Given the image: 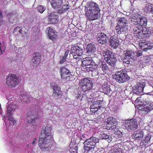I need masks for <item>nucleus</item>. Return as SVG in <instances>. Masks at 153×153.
I'll return each mask as SVG.
<instances>
[{"label": "nucleus", "mask_w": 153, "mask_h": 153, "mask_svg": "<svg viewBox=\"0 0 153 153\" xmlns=\"http://www.w3.org/2000/svg\"><path fill=\"white\" fill-rule=\"evenodd\" d=\"M85 11L86 18L90 21H93L100 18V10L99 6L93 1L87 3Z\"/></svg>", "instance_id": "obj_1"}, {"label": "nucleus", "mask_w": 153, "mask_h": 153, "mask_svg": "<svg viewBox=\"0 0 153 153\" xmlns=\"http://www.w3.org/2000/svg\"><path fill=\"white\" fill-rule=\"evenodd\" d=\"M51 128L48 125L43 128L41 131V134L39 136V145L41 149H46L50 145L49 144L52 139V136L51 134Z\"/></svg>", "instance_id": "obj_2"}, {"label": "nucleus", "mask_w": 153, "mask_h": 153, "mask_svg": "<svg viewBox=\"0 0 153 153\" xmlns=\"http://www.w3.org/2000/svg\"><path fill=\"white\" fill-rule=\"evenodd\" d=\"M117 121L116 119L112 117H108L106 122V129H111L113 131L114 137L116 138L121 137V134L117 126Z\"/></svg>", "instance_id": "obj_3"}, {"label": "nucleus", "mask_w": 153, "mask_h": 153, "mask_svg": "<svg viewBox=\"0 0 153 153\" xmlns=\"http://www.w3.org/2000/svg\"><path fill=\"white\" fill-rule=\"evenodd\" d=\"M99 139L97 138L91 137L90 138L85 140L84 142L83 147L84 153H92L97 143H98Z\"/></svg>", "instance_id": "obj_4"}, {"label": "nucleus", "mask_w": 153, "mask_h": 153, "mask_svg": "<svg viewBox=\"0 0 153 153\" xmlns=\"http://www.w3.org/2000/svg\"><path fill=\"white\" fill-rule=\"evenodd\" d=\"M102 53L104 59L108 64L112 66L115 65L117 59L112 52L107 50L103 51Z\"/></svg>", "instance_id": "obj_5"}, {"label": "nucleus", "mask_w": 153, "mask_h": 153, "mask_svg": "<svg viewBox=\"0 0 153 153\" xmlns=\"http://www.w3.org/2000/svg\"><path fill=\"white\" fill-rule=\"evenodd\" d=\"M79 85L82 90L84 91H89L92 89V82L87 78L82 79L79 82Z\"/></svg>", "instance_id": "obj_6"}, {"label": "nucleus", "mask_w": 153, "mask_h": 153, "mask_svg": "<svg viewBox=\"0 0 153 153\" xmlns=\"http://www.w3.org/2000/svg\"><path fill=\"white\" fill-rule=\"evenodd\" d=\"M95 66V63L92 60L91 57H87L83 58L82 60V65L87 71H91V69Z\"/></svg>", "instance_id": "obj_7"}, {"label": "nucleus", "mask_w": 153, "mask_h": 153, "mask_svg": "<svg viewBox=\"0 0 153 153\" xmlns=\"http://www.w3.org/2000/svg\"><path fill=\"white\" fill-rule=\"evenodd\" d=\"M19 82V78L16 75L10 74L6 79V83L9 87L13 88L18 85Z\"/></svg>", "instance_id": "obj_8"}, {"label": "nucleus", "mask_w": 153, "mask_h": 153, "mask_svg": "<svg viewBox=\"0 0 153 153\" xmlns=\"http://www.w3.org/2000/svg\"><path fill=\"white\" fill-rule=\"evenodd\" d=\"M138 127L137 123L135 120L131 119L125 120V127L128 131L131 130H135Z\"/></svg>", "instance_id": "obj_9"}, {"label": "nucleus", "mask_w": 153, "mask_h": 153, "mask_svg": "<svg viewBox=\"0 0 153 153\" xmlns=\"http://www.w3.org/2000/svg\"><path fill=\"white\" fill-rule=\"evenodd\" d=\"M82 50L78 45L72 47L71 50L70 54L72 55L74 59H79V57L81 56L83 54Z\"/></svg>", "instance_id": "obj_10"}, {"label": "nucleus", "mask_w": 153, "mask_h": 153, "mask_svg": "<svg viewBox=\"0 0 153 153\" xmlns=\"http://www.w3.org/2000/svg\"><path fill=\"white\" fill-rule=\"evenodd\" d=\"M97 68V74L98 75H104L106 73L109 68L108 66L105 62H100Z\"/></svg>", "instance_id": "obj_11"}, {"label": "nucleus", "mask_w": 153, "mask_h": 153, "mask_svg": "<svg viewBox=\"0 0 153 153\" xmlns=\"http://www.w3.org/2000/svg\"><path fill=\"white\" fill-rule=\"evenodd\" d=\"M53 90V95L56 98H60L62 95V92L59 86L56 83H54L51 86Z\"/></svg>", "instance_id": "obj_12"}, {"label": "nucleus", "mask_w": 153, "mask_h": 153, "mask_svg": "<svg viewBox=\"0 0 153 153\" xmlns=\"http://www.w3.org/2000/svg\"><path fill=\"white\" fill-rule=\"evenodd\" d=\"M46 33L48 34L50 39L52 41L56 40L57 35L56 33V31L54 28L50 27H48L46 29Z\"/></svg>", "instance_id": "obj_13"}, {"label": "nucleus", "mask_w": 153, "mask_h": 153, "mask_svg": "<svg viewBox=\"0 0 153 153\" xmlns=\"http://www.w3.org/2000/svg\"><path fill=\"white\" fill-rule=\"evenodd\" d=\"M124 71L123 70L117 72L114 75H113V78L119 83L124 82Z\"/></svg>", "instance_id": "obj_14"}, {"label": "nucleus", "mask_w": 153, "mask_h": 153, "mask_svg": "<svg viewBox=\"0 0 153 153\" xmlns=\"http://www.w3.org/2000/svg\"><path fill=\"white\" fill-rule=\"evenodd\" d=\"M133 30L134 36L136 37L139 39H141L144 37V35L146 34L143 33V28L141 27H140L138 26L135 27L133 29Z\"/></svg>", "instance_id": "obj_15"}, {"label": "nucleus", "mask_w": 153, "mask_h": 153, "mask_svg": "<svg viewBox=\"0 0 153 153\" xmlns=\"http://www.w3.org/2000/svg\"><path fill=\"white\" fill-rule=\"evenodd\" d=\"M123 19H124V18H120L118 20L117 23L118 26L115 28L117 33L119 34L123 33L124 31V22H123Z\"/></svg>", "instance_id": "obj_16"}, {"label": "nucleus", "mask_w": 153, "mask_h": 153, "mask_svg": "<svg viewBox=\"0 0 153 153\" xmlns=\"http://www.w3.org/2000/svg\"><path fill=\"white\" fill-rule=\"evenodd\" d=\"M107 36L104 33L101 32L98 33L96 38L98 42L101 45L105 44L107 42Z\"/></svg>", "instance_id": "obj_17"}, {"label": "nucleus", "mask_w": 153, "mask_h": 153, "mask_svg": "<svg viewBox=\"0 0 153 153\" xmlns=\"http://www.w3.org/2000/svg\"><path fill=\"white\" fill-rule=\"evenodd\" d=\"M141 110L144 114H147L153 109V103L149 102L141 106Z\"/></svg>", "instance_id": "obj_18"}, {"label": "nucleus", "mask_w": 153, "mask_h": 153, "mask_svg": "<svg viewBox=\"0 0 153 153\" xmlns=\"http://www.w3.org/2000/svg\"><path fill=\"white\" fill-rule=\"evenodd\" d=\"M41 61V54L39 53H36L35 56H34L31 59L30 64L33 67L38 65L40 63Z\"/></svg>", "instance_id": "obj_19"}, {"label": "nucleus", "mask_w": 153, "mask_h": 153, "mask_svg": "<svg viewBox=\"0 0 153 153\" xmlns=\"http://www.w3.org/2000/svg\"><path fill=\"white\" fill-rule=\"evenodd\" d=\"M144 87V85L142 82H139L133 88V92L138 94L143 92Z\"/></svg>", "instance_id": "obj_20"}, {"label": "nucleus", "mask_w": 153, "mask_h": 153, "mask_svg": "<svg viewBox=\"0 0 153 153\" xmlns=\"http://www.w3.org/2000/svg\"><path fill=\"white\" fill-rule=\"evenodd\" d=\"M110 45L115 49L117 48L119 45V42L118 38L114 35L111 36L109 40Z\"/></svg>", "instance_id": "obj_21"}, {"label": "nucleus", "mask_w": 153, "mask_h": 153, "mask_svg": "<svg viewBox=\"0 0 153 153\" xmlns=\"http://www.w3.org/2000/svg\"><path fill=\"white\" fill-rule=\"evenodd\" d=\"M60 75L62 79H67L69 78L68 75L71 74L69 70L64 67H61L60 69Z\"/></svg>", "instance_id": "obj_22"}, {"label": "nucleus", "mask_w": 153, "mask_h": 153, "mask_svg": "<svg viewBox=\"0 0 153 153\" xmlns=\"http://www.w3.org/2000/svg\"><path fill=\"white\" fill-rule=\"evenodd\" d=\"M86 53L89 56L93 55L96 51V48L95 45L93 43L88 44L86 48Z\"/></svg>", "instance_id": "obj_23"}, {"label": "nucleus", "mask_w": 153, "mask_h": 153, "mask_svg": "<svg viewBox=\"0 0 153 153\" xmlns=\"http://www.w3.org/2000/svg\"><path fill=\"white\" fill-rule=\"evenodd\" d=\"M18 15V13H14L12 12H9L7 14V16L9 18V21L13 24L16 22L17 21L16 19L17 18Z\"/></svg>", "instance_id": "obj_24"}, {"label": "nucleus", "mask_w": 153, "mask_h": 153, "mask_svg": "<svg viewBox=\"0 0 153 153\" xmlns=\"http://www.w3.org/2000/svg\"><path fill=\"white\" fill-rule=\"evenodd\" d=\"M133 138L135 140H140L144 136V133L143 131L138 130L135 131L133 134Z\"/></svg>", "instance_id": "obj_25"}, {"label": "nucleus", "mask_w": 153, "mask_h": 153, "mask_svg": "<svg viewBox=\"0 0 153 153\" xmlns=\"http://www.w3.org/2000/svg\"><path fill=\"white\" fill-rule=\"evenodd\" d=\"M52 7L55 9L60 8L63 4L62 0H52L51 2Z\"/></svg>", "instance_id": "obj_26"}, {"label": "nucleus", "mask_w": 153, "mask_h": 153, "mask_svg": "<svg viewBox=\"0 0 153 153\" xmlns=\"http://www.w3.org/2000/svg\"><path fill=\"white\" fill-rule=\"evenodd\" d=\"M100 89L102 92L106 94L110 93L112 91L110 85H103L100 87Z\"/></svg>", "instance_id": "obj_27"}, {"label": "nucleus", "mask_w": 153, "mask_h": 153, "mask_svg": "<svg viewBox=\"0 0 153 153\" xmlns=\"http://www.w3.org/2000/svg\"><path fill=\"white\" fill-rule=\"evenodd\" d=\"M121 144H120L117 149V147H114L111 150V153H122L123 152V145Z\"/></svg>", "instance_id": "obj_28"}, {"label": "nucleus", "mask_w": 153, "mask_h": 153, "mask_svg": "<svg viewBox=\"0 0 153 153\" xmlns=\"http://www.w3.org/2000/svg\"><path fill=\"white\" fill-rule=\"evenodd\" d=\"M141 16L138 14H134L133 16L130 21L134 24L136 25H138L139 20Z\"/></svg>", "instance_id": "obj_29"}, {"label": "nucleus", "mask_w": 153, "mask_h": 153, "mask_svg": "<svg viewBox=\"0 0 153 153\" xmlns=\"http://www.w3.org/2000/svg\"><path fill=\"white\" fill-rule=\"evenodd\" d=\"M102 102V101L100 100L94 102L92 105L90 106L91 111H92V109H96L97 108H98L99 109H100L101 106L100 105V102Z\"/></svg>", "instance_id": "obj_30"}, {"label": "nucleus", "mask_w": 153, "mask_h": 153, "mask_svg": "<svg viewBox=\"0 0 153 153\" xmlns=\"http://www.w3.org/2000/svg\"><path fill=\"white\" fill-rule=\"evenodd\" d=\"M50 21L51 23H56L58 22V16L53 13H51L49 16Z\"/></svg>", "instance_id": "obj_31"}, {"label": "nucleus", "mask_w": 153, "mask_h": 153, "mask_svg": "<svg viewBox=\"0 0 153 153\" xmlns=\"http://www.w3.org/2000/svg\"><path fill=\"white\" fill-rule=\"evenodd\" d=\"M8 105H7V114H11L12 112L14 111L16 108L17 105L16 104H10V105L8 106Z\"/></svg>", "instance_id": "obj_32"}, {"label": "nucleus", "mask_w": 153, "mask_h": 153, "mask_svg": "<svg viewBox=\"0 0 153 153\" xmlns=\"http://www.w3.org/2000/svg\"><path fill=\"white\" fill-rule=\"evenodd\" d=\"M100 138L101 139H105L108 142H110L111 140V136L108 135L104 132H102L100 134Z\"/></svg>", "instance_id": "obj_33"}, {"label": "nucleus", "mask_w": 153, "mask_h": 153, "mask_svg": "<svg viewBox=\"0 0 153 153\" xmlns=\"http://www.w3.org/2000/svg\"><path fill=\"white\" fill-rule=\"evenodd\" d=\"M147 19L145 18L140 17L138 26L140 27H143V26L144 27L147 25Z\"/></svg>", "instance_id": "obj_34"}, {"label": "nucleus", "mask_w": 153, "mask_h": 153, "mask_svg": "<svg viewBox=\"0 0 153 153\" xmlns=\"http://www.w3.org/2000/svg\"><path fill=\"white\" fill-rule=\"evenodd\" d=\"M150 43L148 41H146L145 40H143L142 42L139 43V45L141 49L144 51H146V48H144V46L147 45L149 44Z\"/></svg>", "instance_id": "obj_35"}, {"label": "nucleus", "mask_w": 153, "mask_h": 153, "mask_svg": "<svg viewBox=\"0 0 153 153\" xmlns=\"http://www.w3.org/2000/svg\"><path fill=\"white\" fill-rule=\"evenodd\" d=\"M125 53V59H128L129 60L131 58V56L133 54V52L131 50H127Z\"/></svg>", "instance_id": "obj_36"}, {"label": "nucleus", "mask_w": 153, "mask_h": 153, "mask_svg": "<svg viewBox=\"0 0 153 153\" xmlns=\"http://www.w3.org/2000/svg\"><path fill=\"white\" fill-rule=\"evenodd\" d=\"M35 112L33 110L32 111L31 110H29L27 111L26 112V118L28 119V118L33 117L34 115Z\"/></svg>", "instance_id": "obj_37"}, {"label": "nucleus", "mask_w": 153, "mask_h": 153, "mask_svg": "<svg viewBox=\"0 0 153 153\" xmlns=\"http://www.w3.org/2000/svg\"><path fill=\"white\" fill-rule=\"evenodd\" d=\"M10 115L11 114L8 115V120L10 121L9 124L10 126H11L12 127L16 123V121L13 120V118Z\"/></svg>", "instance_id": "obj_38"}, {"label": "nucleus", "mask_w": 153, "mask_h": 153, "mask_svg": "<svg viewBox=\"0 0 153 153\" xmlns=\"http://www.w3.org/2000/svg\"><path fill=\"white\" fill-rule=\"evenodd\" d=\"M145 7L144 8V10L145 11H148V12H150L152 10V4H150L148 3H146L145 4Z\"/></svg>", "instance_id": "obj_39"}, {"label": "nucleus", "mask_w": 153, "mask_h": 153, "mask_svg": "<svg viewBox=\"0 0 153 153\" xmlns=\"http://www.w3.org/2000/svg\"><path fill=\"white\" fill-rule=\"evenodd\" d=\"M132 36L130 34H127L126 36L125 40H126V44H129L130 42V40L132 39Z\"/></svg>", "instance_id": "obj_40"}, {"label": "nucleus", "mask_w": 153, "mask_h": 153, "mask_svg": "<svg viewBox=\"0 0 153 153\" xmlns=\"http://www.w3.org/2000/svg\"><path fill=\"white\" fill-rule=\"evenodd\" d=\"M37 10L40 13H42L45 10V8L43 6L39 5L38 6Z\"/></svg>", "instance_id": "obj_41"}, {"label": "nucleus", "mask_w": 153, "mask_h": 153, "mask_svg": "<svg viewBox=\"0 0 153 153\" xmlns=\"http://www.w3.org/2000/svg\"><path fill=\"white\" fill-rule=\"evenodd\" d=\"M36 122V118L34 117L33 118H32L30 119V120H28V123L32 125H34L35 124Z\"/></svg>", "instance_id": "obj_42"}, {"label": "nucleus", "mask_w": 153, "mask_h": 153, "mask_svg": "<svg viewBox=\"0 0 153 153\" xmlns=\"http://www.w3.org/2000/svg\"><path fill=\"white\" fill-rule=\"evenodd\" d=\"M146 48L147 51L148 50L151 49L153 48V43L145 45V46H144V48Z\"/></svg>", "instance_id": "obj_43"}, {"label": "nucleus", "mask_w": 153, "mask_h": 153, "mask_svg": "<svg viewBox=\"0 0 153 153\" xmlns=\"http://www.w3.org/2000/svg\"><path fill=\"white\" fill-rule=\"evenodd\" d=\"M151 136L148 135L145 138L144 141L146 143H150L151 139Z\"/></svg>", "instance_id": "obj_44"}, {"label": "nucleus", "mask_w": 153, "mask_h": 153, "mask_svg": "<svg viewBox=\"0 0 153 153\" xmlns=\"http://www.w3.org/2000/svg\"><path fill=\"white\" fill-rule=\"evenodd\" d=\"M126 71L125 72V82L128 81L129 80L130 78V76L128 75L129 74H128V72L126 73Z\"/></svg>", "instance_id": "obj_45"}, {"label": "nucleus", "mask_w": 153, "mask_h": 153, "mask_svg": "<svg viewBox=\"0 0 153 153\" xmlns=\"http://www.w3.org/2000/svg\"><path fill=\"white\" fill-rule=\"evenodd\" d=\"M68 7L69 5L68 4H65L63 5L62 8H63V9L65 11H66L67 10L69 9Z\"/></svg>", "instance_id": "obj_46"}, {"label": "nucleus", "mask_w": 153, "mask_h": 153, "mask_svg": "<svg viewBox=\"0 0 153 153\" xmlns=\"http://www.w3.org/2000/svg\"><path fill=\"white\" fill-rule=\"evenodd\" d=\"M87 136V135L86 134H83L82 136H80V139L81 140H85L87 139L86 138Z\"/></svg>", "instance_id": "obj_47"}, {"label": "nucleus", "mask_w": 153, "mask_h": 153, "mask_svg": "<svg viewBox=\"0 0 153 153\" xmlns=\"http://www.w3.org/2000/svg\"><path fill=\"white\" fill-rule=\"evenodd\" d=\"M2 13L1 10H0V26H1L2 24Z\"/></svg>", "instance_id": "obj_48"}, {"label": "nucleus", "mask_w": 153, "mask_h": 153, "mask_svg": "<svg viewBox=\"0 0 153 153\" xmlns=\"http://www.w3.org/2000/svg\"><path fill=\"white\" fill-rule=\"evenodd\" d=\"M124 101L123 98L122 97L121 98H120V101L118 102V104L120 105H122L123 104V101Z\"/></svg>", "instance_id": "obj_49"}, {"label": "nucleus", "mask_w": 153, "mask_h": 153, "mask_svg": "<svg viewBox=\"0 0 153 153\" xmlns=\"http://www.w3.org/2000/svg\"><path fill=\"white\" fill-rule=\"evenodd\" d=\"M66 58L65 57L63 56L62 58L60 60V64H62L63 63H64V62H65L66 60Z\"/></svg>", "instance_id": "obj_50"}, {"label": "nucleus", "mask_w": 153, "mask_h": 153, "mask_svg": "<svg viewBox=\"0 0 153 153\" xmlns=\"http://www.w3.org/2000/svg\"><path fill=\"white\" fill-rule=\"evenodd\" d=\"M142 52L140 50H138L137 53V56H140L142 55Z\"/></svg>", "instance_id": "obj_51"}, {"label": "nucleus", "mask_w": 153, "mask_h": 153, "mask_svg": "<svg viewBox=\"0 0 153 153\" xmlns=\"http://www.w3.org/2000/svg\"><path fill=\"white\" fill-rule=\"evenodd\" d=\"M20 28V27H16L15 28L14 31H13V33H17V34L18 33L19 30Z\"/></svg>", "instance_id": "obj_52"}, {"label": "nucleus", "mask_w": 153, "mask_h": 153, "mask_svg": "<svg viewBox=\"0 0 153 153\" xmlns=\"http://www.w3.org/2000/svg\"><path fill=\"white\" fill-rule=\"evenodd\" d=\"M71 153H75L76 152V149H75L74 147H72L71 148Z\"/></svg>", "instance_id": "obj_53"}, {"label": "nucleus", "mask_w": 153, "mask_h": 153, "mask_svg": "<svg viewBox=\"0 0 153 153\" xmlns=\"http://www.w3.org/2000/svg\"><path fill=\"white\" fill-rule=\"evenodd\" d=\"M65 12V11L63 9V8H62V7L58 10V12L60 14L62 13L63 12Z\"/></svg>", "instance_id": "obj_54"}, {"label": "nucleus", "mask_w": 153, "mask_h": 153, "mask_svg": "<svg viewBox=\"0 0 153 153\" xmlns=\"http://www.w3.org/2000/svg\"><path fill=\"white\" fill-rule=\"evenodd\" d=\"M69 51L68 50H67L65 52L64 55L63 56L65 57V58H67V57L68 54L69 53Z\"/></svg>", "instance_id": "obj_55"}, {"label": "nucleus", "mask_w": 153, "mask_h": 153, "mask_svg": "<svg viewBox=\"0 0 153 153\" xmlns=\"http://www.w3.org/2000/svg\"><path fill=\"white\" fill-rule=\"evenodd\" d=\"M3 119L4 120V122L6 124V128H7V129L8 128H8V126H7V124H6V118L5 117V116H3Z\"/></svg>", "instance_id": "obj_56"}, {"label": "nucleus", "mask_w": 153, "mask_h": 153, "mask_svg": "<svg viewBox=\"0 0 153 153\" xmlns=\"http://www.w3.org/2000/svg\"><path fill=\"white\" fill-rule=\"evenodd\" d=\"M122 60L123 61V63H124V56H123V54L121 56Z\"/></svg>", "instance_id": "obj_57"}, {"label": "nucleus", "mask_w": 153, "mask_h": 153, "mask_svg": "<svg viewBox=\"0 0 153 153\" xmlns=\"http://www.w3.org/2000/svg\"><path fill=\"white\" fill-rule=\"evenodd\" d=\"M22 32H23V30H22V28H21L20 27V28H19V31H18V33H22Z\"/></svg>", "instance_id": "obj_58"}, {"label": "nucleus", "mask_w": 153, "mask_h": 153, "mask_svg": "<svg viewBox=\"0 0 153 153\" xmlns=\"http://www.w3.org/2000/svg\"><path fill=\"white\" fill-rule=\"evenodd\" d=\"M99 109L98 108H97L96 109H92V111H93V112L94 111V113H96L98 110Z\"/></svg>", "instance_id": "obj_59"}, {"label": "nucleus", "mask_w": 153, "mask_h": 153, "mask_svg": "<svg viewBox=\"0 0 153 153\" xmlns=\"http://www.w3.org/2000/svg\"><path fill=\"white\" fill-rule=\"evenodd\" d=\"M150 12L152 13H153V4H152V10H151Z\"/></svg>", "instance_id": "obj_60"}, {"label": "nucleus", "mask_w": 153, "mask_h": 153, "mask_svg": "<svg viewBox=\"0 0 153 153\" xmlns=\"http://www.w3.org/2000/svg\"><path fill=\"white\" fill-rule=\"evenodd\" d=\"M128 102H129V103H131V100L130 99H128Z\"/></svg>", "instance_id": "obj_61"}, {"label": "nucleus", "mask_w": 153, "mask_h": 153, "mask_svg": "<svg viewBox=\"0 0 153 153\" xmlns=\"http://www.w3.org/2000/svg\"><path fill=\"white\" fill-rule=\"evenodd\" d=\"M32 143L33 145H34L35 144V141H33Z\"/></svg>", "instance_id": "obj_62"}, {"label": "nucleus", "mask_w": 153, "mask_h": 153, "mask_svg": "<svg viewBox=\"0 0 153 153\" xmlns=\"http://www.w3.org/2000/svg\"><path fill=\"white\" fill-rule=\"evenodd\" d=\"M36 140H37L36 138H34L33 141H35L36 142Z\"/></svg>", "instance_id": "obj_63"}, {"label": "nucleus", "mask_w": 153, "mask_h": 153, "mask_svg": "<svg viewBox=\"0 0 153 153\" xmlns=\"http://www.w3.org/2000/svg\"><path fill=\"white\" fill-rule=\"evenodd\" d=\"M2 53H2V51L1 50H0V55H1Z\"/></svg>", "instance_id": "obj_64"}]
</instances>
